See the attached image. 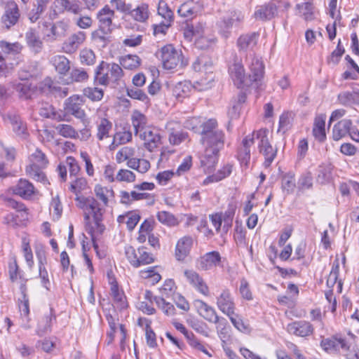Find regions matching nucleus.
Here are the masks:
<instances>
[{
  "label": "nucleus",
  "mask_w": 359,
  "mask_h": 359,
  "mask_svg": "<svg viewBox=\"0 0 359 359\" xmlns=\"http://www.w3.org/2000/svg\"><path fill=\"white\" fill-rule=\"evenodd\" d=\"M269 130L267 128H261L257 131L252 133V136L256 137L259 140L258 148L260 154L264 157L263 165L266 168L271 166L272 162L277 156L278 149L273 147L268 138Z\"/></svg>",
  "instance_id": "nucleus-4"
},
{
  "label": "nucleus",
  "mask_w": 359,
  "mask_h": 359,
  "mask_svg": "<svg viewBox=\"0 0 359 359\" xmlns=\"http://www.w3.org/2000/svg\"><path fill=\"white\" fill-rule=\"evenodd\" d=\"M344 53L345 48L342 45L341 39H339L335 50L327 58V63L333 64L334 65H338Z\"/></svg>",
  "instance_id": "nucleus-46"
},
{
  "label": "nucleus",
  "mask_w": 359,
  "mask_h": 359,
  "mask_svg": "<svg viewBox=\"0 0 359 359\" xmlns=\"http://www.w3.org/2000/svg\"><path fill=\"white\" fill-rule=\"evenodd\" d=\"M194 304L199 315L205 320L212 323H216L218 321V315L213 307L201 299L195 300Z\"/></svg>",
  "instance_id": "nucleus-19"
},
{
  "label": "nucleus",
  "mask_w": 359,
  "mask_h": 359,
  "mask_svg": "<svg viewBox=\"0 0 359 359\" xmlns=\"http://www.w3.org/2000/svg\"><path fill=\"white\" fill-rule=\"evenodd\" d=\"M158 14L164 18L166 22L172 23L174 21L173 12L163 0L158 2Z\"/></svg>",
  "instance_id": "nucleus-47"
},
{
  "label": "nucleus",
  "mask_w": 359,
  "mask_h": 359,
  "mask_svg": "<svg viewBox=\"0 0 359 359\" xmlns=\"http://www.w3.org/2000/svg\"><path fill=\"white\" fill-rule=\"evenodd\" d=\"M313 187V176L311 172H306L301 175L298 180V189L299 191L310 189Z\"/></svg>",
  "instance_id": "nucleus-54"
},
{
  "label": "nucleus",
  "mask_w": 359,
  "mask_h": 359,
  "mask_svg": "<svg viewBox=\"0 0 359 359\" xmlns=\"http://www.w3.org/2000/svg\"><path fill=\"white\" fill-rule=\"evenodd\" d=\"M109 283L111 284V294L116 306L119 309L127 308L128 304L126 300V296L123 292L119 291L117 282L114 280L113 281H110Z\"/></svg>",
  "instance_id": "nucleus-29"
},
{
  "label": "nucleus",
  "mask_w": 359,
  "mask_h": 359,
  "mask_svg": "<svg viewBox=\"0 0 359 359\" xmlns=\"http://www.w3.org/2000/svg\"><path fill=\"white\" fill-rule=\"evenodd\" d=\"M114 28L98 25V28L91 34L92 40L100 43L102 48H105L111 41V34Z\"/></svg>",
  "instance_id": "nucleus-22"
},
{
  "label": "nucleus",
  "mask_w": 359,
  "mask_h": 359,
  "mask_svg": "<svg viewBox=\"0 0 359 359\" xmlns=\"http://www.w3.org/2000/svg\"><path fill=\"white\" fill-rule=\"evenodd\" d=\"M88 79V73L81 69H74L71 72L70 77L68 79V81L66 82L67 84L73 82H83L86 81Z\"/></svg>",
  "instance_id": "nucleus-55"
},
{
  "label": "nucleus",
  "mask_w": 359,
  "mask_h": 359,
  "mask_svg": "<svg viewBox=\"0 0 359 359\" xmlns=\"http://www.w3.org/2000/svg\"><path fill=\"white\" fill-rule=\"evenodd\" d=\"M276 2L281 3L280 1L271 0L268 3L257 6L254 13L255 18L262 21H268L275 18L278 13V8Z\"/></svg>",
  "instance_id": "nucleus-9"
},
{
  "label": "nucleus",
  "mask_w": 359,
  "mask_h": 359,
  "mask_svg": "<svg viewBox=\"0 0 359 359\" xmlns=\"http://www.w3.org/2000/svg\"><path fill=\"white\" fill-rule=\"evenodd\" d=\"M320 346L327 352L337 351L340 348L344 350L348 349L346 339L341 337L338 338L337 336L323 339L320 341Z\"/></svg>",
  "instance_id": "nucleus-21"
},
{
  "label": "nucleus",
  "mask_w": 359,
  "mask_h": 359,
  "mask_svg": "<svg viewBox=\"0 0 359 359\" xmlns=\"http://www.w3.org/2000/svg\"><path fill=\"white\" fill-rule=\"evenodd\" d=\"M26 281L27 280H25V283H22L20 286L22 298L18 299V307L21 313V316L25 318L23 320L22 327L25 330H29L32 328V325L30 323L31 318L29 317V300L27 294V288L26 285Z\"/></svg>",
  "instance_id": "nucleus-8"
},
{
  "label": "nucleus",
  "mask_w": 359,
  "mask_h": 359,
  "mask_svg": "<svg viewBox=\"0 0 359 359\" xmlns=\"http://www.w3.org/2000/svg\"><path fill=\"white\" fill-rule=\"evenodd\" d=\"M43 168H44L38 166L36 163H32L31 165L27 166L26 172L32 179L38 182L46 183L48 182V180L45 173L41 170Z\"/></svg>",
  "instance_id": "nucleus-41"
},
{
  "label": "nucleus",
  "mask_w": 359,
  "mask_h": 359,
  "mask_svg": "<svg viewBox=\"0 0 359 359\" xmlns=\"http://www.w3.org/2000/svg\"><path fill=\"white\" fill-rule=\"evenodd\" d=\"M107 67H109L108 63L102 60L96 67L94 78L95 83L102 86H108L109 84L111 79L109 72L107 70Z\"/></svg>",
  "instance_id": "nucleus-26"
},
{
  "label": "nucleus",
  "mask_w": 359,
  "mask_h": 359,
  "mask_svg": "<svg viewBox=\"0 0 359 359\" xmlns=\"http://www.w3.org/2000/svg\"><path fill=\"white\" fill-rule=\"evenodd\" d=\"M85 200L87 201V208L92 211L93 219L97 221L102 220L103 211L98 201L91 196L87 197Z\"/></svg>",
  "instance_id": "nucleus-43"
},
{
  "label": "nucleus",
  "mask_w": 359,
  "mask_h": 359,
  "mask_svg": "<svg viewBox=\"0 0 359 359\" xmlns=\"http://www.w3.org/2000/svg\"><path fill=\"white\" fill-rule=\"evenodd\" d=\"M126 91L128 96L132 99L138 100L142 102H147L149 100L148 96L146 93L139 88H128Z\"/></svg>",
  "instance_id": "nucleus-61"
},
{
  "label": "nucleus",
  "mask_w": 359,
  "mask_h": 359,
  "mask_svg": "<svg viewBox=\"0 0 359 359\" xmlns=\"http://www.w3.org/2000/svg\"><path fill=\"white\" fill-rule=\"evenodd\" d=\"M218 124L216 119L210 118L207 121L203 123L201 126V131L200 133L201 137H205L215 132H219L222 130L218 129Z\"/></svg>",
  "instance_id": "nucleus-44"
},
{
  "label": "nucleus",
  "mask_w": 359,
  "mask_h": 359,
  "mask_svg": "<svg viewBox=\"0 0 359 359\" xmlns=\"http://www.w3.org/2000/svg\"><path fill=\"white\" fill-rule=\"evenodd\" d=\"M173 325L176 330L184 335L190 346L197 351H201L207 355H210L205 345L197 339L193 332L188 331L183 324L178 322H174Z\"/></svg>",
  "instance_id": "nucleus-14"
},
{
  "label": "nucleus",
  "mask_w": 359,
  "mask_h": 359,
  "mask_svg": "<svg viewBox=\"0 0 359 359\" xmlns=\"http://www.w3.org/2000/svg\"><path fill=\"white\" fill-rule=\"evenodd\" d=\"M259 34L257 32H251L242 34L237 40V46L240 50L247 51L253 50L257 46Z\"/></svg>",
  "instance_id": "nucleus-23"
},
{
  "label": "nucleus",
  "mask_w": 359,
  "mask_h": 359,
  "mask_svg": "<svg viewBox=\"0 0 359 359\" xmlns=\"http://www.w3.org/2000/svg\"><path fill=\"white\" fill-rule=\"evenodd\" d=\"M60 6L67 11L78 14L81 11L79 0H59Z\"/></svg>",
  "instance_id": "nucleus-52"
},
{
  "label": "nucleus",
  "mask_w": 359,
  "mask_h": 359,
  "mask_svg": "<svg viewBox=\"0 0 359 359\" xmlns=\"http://www.w3.org/2000/svg\"><path fill=\"white\" fill-rule=\"evenodd\" d=\"M4 201L6 207L16 211L15 213L10 212L5 215L3 218L4 224L13 229L26 226L29 215V209L26 205L22 202L9 197H5Z\"/></svg>",
  "instance_id": "nucleus-2"
},
{
  "label": "nucleus",
  "mask_w": 359,
  "mask_h": 359,
  "mask_svg": "<svg viewBox=\"0 0 359 359\" xmlns=\"http://www.w3.org/2000/svg\"><path fill=\"white\" fill-rule=\"evenodd\" d=\"M68 29V24L64 21H59L54 23L51 27L52 34L57 38H61L66 35Z\"/></svg>",
  "instance_id": "nucleus-56"
},
{
  "label": "nucleus",
  "mask_w": 359,
  "mask_h": 359,
  "mask_svg": "<svg viewBox=\"0 0 359 359\" xmlns=\"http://www.w3.org/2000/svg\"><path fill=\"white\" fill-rule=\"evenodd\" d=\"M254 144V136L248 135L242 141L237 158L241 166L248 167L250 160V147Z\"/></svg>",
  "instance_id": "nucleus-20"
},
{
  "label": "nucleus",
  "mask_w": 359,
  "mask_h": 359,
  "mask_svg": "<svg viewBox=\"0 0 359 359\" xmlns=\"http://www.w3.org/2000/svg\"><path fill=\"white\" fill-rule=\"evenodd\" d=\"M57 321L55 310L53 306H50L49 311L46 312L37 320L36 327V334L39 337H43L52 332V326Z\"/></svg>",
  "instance_id": "nucleus-7"
},
{
  "label": "nucleus",
  "mask_w": 359,
  "mask_h": 359,
  "mask_svg": "<svg viewBox=\"0 0 359 359\" xmlns=\"http://www.w3.org/2000/svg\"><path fill=\"white\" fill-rule=\"evenodd\" d=\"M154 302H156V304H164V306H163V312L166 316H172L175 313V306L171 303L166 302L163 297L155 296Z\"/></svg>",
  "instance_id": "nucleus-62"
},
{
  "label": "nucleus",
  "mask_w": 359,
  "mask_h": 359,
  "mask_svg": "<svg viewBox=\"0 0 359 359\" xmlns=\"http://www.w3.org/2000/svg\"><path fill=\"white\" fill-rule=\"evenodd\" d=\"M250 74L247 75L241 60L235 58L229 65L228 73L233 84L238 88L250 86L254 82L260 81L264 73V65L259 59L253 57L249 66Z\"/></svg>",
  "instance_id": "nucleus-1"
},
{
  "label": "nucleus",
  "mask_w": 359,
  "mask_h": 359,
  "mask_svg": "<svg viewBox=\"0 0 359 359\" xmlns=\"http://www.w3.org/2000/svg\"><path fill=\"white\" fill-rule=\"evenodd\" d=\"M294 173L288 172L283 174L281 176V189L286 195L293 193L296 187Z\"/></svg>",
  "instance_id": "nucleus-36"
},
{
  "label": "nucleus",
  "mask_w": 359,
  "mask_h": 359,
  "mask_svg": "<svg viewBox=\"0 0 359 359\" xmlns=\"http://www.w3.org/2000/svg\"><path fill=\"white\" fill-rule=\"evenodd\" d=\"M95 55L90 49H84L80 53L81 62L86 65H93L95 62Z\"/></svg>",
  "instance_id": "nucleus-59"
},
{
  "label": "nucleus",
  "mask_w": 359,
  "mask_h": 359,
  "mask_svg": "<svg viewBox=\"0 0 359 359\" xmlns=\"http://www.w3.org/2000/svg\"><path fill=\"white\" fill-rule=\"evenodd\" d=\"M32 158L34 161L32 163H36L41 168H46L48 164V160L46 154L39 149H36L34 153L32 154Z\"/></svg>",
  "instance_id": "nucleus-58"
},
{
  "label": "nucleus",
  "mask_w": 359,
  "mask_h": 359,
  "mask_svg": "<svg viewBox=\"0 0 359 359\" xmlns=\"http://www.w3.org/2000/svg\"><path fill=\"white\" fill-rule=\"evenodd\" d=\"M87 186V181L83 177L76 178L70 185L69 190L79 195L82 191L85 190Z\"/></svg>",
  "instance_id": "nucleus-60"
},
{
  "label": "nucleus",
  "mask_w": 359,
  "mask_h": 359,
  "mask_svg": "<svg viewBox=\"0 0 359 359\" xmlns=\"http://www.w3.org/2000/svg\"><path fill=\"white\" fill-rule=\"evenodd\" d=\"M325 119V116L323 115L316 117L313 128V134L315 138L320 142H323L326 139Z\"/></svg>",
  "instance_id": "nucleus-37"
},
{
  "label": "nucleus",
  "mask_w": 359,
  "mask_h": 359,
  "mask_svg": "<svg viewBox=\"0 0 359 359\" xmlns=\"http://www.w3.org/2000/svg\"><path fill=\"white\" fill-rule=\"evenodd\" d=\"M51 62L55 71L60 75H66L70 70L69 60L65 55H55Z\"/></svg>",
  "instance_id": "nucleus-35"
},
{
  "label": "nucleus",
  "mask_w": 359,
  "mask_h": 359,
  "mask_svg": "<svg viewBox=\"0 0 359 359\" xmlns=\"http://www.w3.org/2000/svg\"><path fill=\"white\" fill-rule=\"evenodd\" d=\"M243 20V16L241 12L236 10L228 11L217 23L219 34L223 38L228 39L233 27H238Z\"/></svg>",
  "instance_id": "nucleus-5"
},
{
  "label": "nucleus",
  "mask_w": 359,
  "mask_h": 359,
  "mask_svg": "<svg viewBox=\"0 0 359 359\" xmlns=\"http://www.w3.org/2000/svg\"><path fill=\"white\" fill-rule=\"evenodd\" d=\"M25 39L28 46L33 50L35 53L41 51L43 42L36 34L35 29L30 28L25 34Z\"/></svg>",
  "instance_id": "nucleus-33"
},
{
  "label": "nucleus",
  "mask_w": 359,
  "mask_h": 359,
  "mask_svg": "<svg viewBox=\"0 0 359 359\" xmlns=\"http://www.w3.org/2000/svg\"><path fill=\"white\" fill-rule=\"evenodd\" d=\"M131 119L135 134L138 133L139 128H143L147 123L146 116L137 110L133 113Z\"/></svg>",
  "instance_id": "nucleus-49"
},
{
  "label": "nucleus",
  "mask_w": 359,
  "mask_h": 359,
  "mask_svg": "<svg viewBox=\"0 0 359 359\" xmlns=\"http://www.w3.org/2000/svg\"><path fill=\"white\" fill-rule=\"evenodd\" d=\"M219 153L212 149H205L204 155L201 158V165L207 172H212L218 162Z\"/></svg>",
  "instance_id": "nucleus-25"
},
{
  "label": "nucleus",
  "mask_w": 359,
  "mask_h": 359,
  "mask_svg": "<svg viewBox=\"0 0 359 359\" xmlns=\"http://www.w3.org/2000/svg\"><path fill=\"white\" fill-rule=\"evenodd\" d=\"M339 274V264L337 260L334 261L326 284L329 288H332L338 280Z\"/></svg>",
  "instance_id": "nucleus-57"
},
{
  "label": "nucleus",
  "mask_w": 359,
  "mask_h": 359,
  "mask_svg": "<svg viewBox=\"0 0 359 359\" xmlns=\"http://www.w3.org/2000/svg\"><path fill=\"white\" fill-rule=\"evenodd\" d=\"M15 135L20 140H25L29 137L26 122L19 115L11 114L8 116Z\"/></svg>",
  "instance_id": "nucleus-17"
},
{
  "label": "nucleus",
  "mask_w": 359,
  "mask_h": 359,
  "mask_svg": "<svg viewBox=\"0 0 359 359\" xmlns=\"http://www.w3.org/2000/svg\"><path fill=\"white\" fill-rule=\"evenodd\" d=\"M94 191L96 196L107 206L109 202L108 188L102 187L100 184H96L94 188Z\"/></svg>",
  "instance_id": "nucleus-63"
},
{
  "label": "nucleus",
  "mask_w": 359,
  "mask_h": 359,
  "mask_svg": "<svg viewBox=\"0 0 359 359\" xmlns=\"http://www.w3.org/2000/svg\"><path fill=\"white\" fill-rule=\"evenodd\" d=\"M231 172L232 165L230 164H226L224 165L220 170H219L216 173L207 177L203 181V184L207 185L210 183L219 182L229 177Z\"/></svg>",
  "instance_id": "nucleus-32"
},
{
  "label": "nucleus",
  "mask_w": 359,
  "mask_h": 359,
  "mask_svg": "<svg viewBox=\"0 0 359 359\" xmlns=\"http://www.w3.org/2000/svg\"><path fill=\"white\" fill-rule=\"evenodd\" d=\"M297 8L302 13L304 19L306 21H311L314 19L313 10L314 6L312 2L308 1L297 4Z\"/></svg>",
  "instance_id": "nucleus-51"
},
{
  "label": "nucleus",
  "mask_w": 359,
  "mask_h": 359,
  "mask_svg": "<svg viewBox=\"0 0 359 359\" xmlns=\"http://www.w3.org/2000/svg\"><path fill=\"white\" fill-rule=\"evenodd\" d=\"M114 15V11L111 10L108 5L104 6L97 13L98 25L114 28L112 20Z\"/></svg>",
  "instance_id": "nucleus-28"
},
{
  "label": "nucleus",
  "mask_w": 359,
  "mask_h": 359,
  "mask_svg": "<svg viewBox=\"0 0 359 359\" xmlns=\"http://www.w3.org/2000/svg\"><path fill=\"white\" fill-rule=\"evenodd\" d=\"M20 11L17 4L12 1L8 2L5 12L1 17V22L9 29L12 26L15 25L20 18Z\"/></svg>",
  "instance_id": "nucleus-13"
},
{
  "label": "nucleus",
  "mask_w": 359,
  "mask_h": 359,
  "mask_svg": "<svg viewBox=\"0 0 359 359\" xmlns=\"http://www.w3.org/2000/svg\"><path fill=\"white\" fill-rule=\"evenodd\" d=\"M217 306L218 309L230 319L233 325L240 330V325H243L241 320H237L235 315V303L229 289H224L219 297H217Z\"/></svg>",
  "instance_id": "nucleus-6"
},
{
  "label": "nucleus",
  "mask_w": 359,
  "mask_h": 359,
  "mask_svg": "<svg viewBox=\"0 0 359 359\" xmlns=\"http://www.w3.org/2000/svg\"><path fill=\"white\" fill-rule=\"evenodd\" d=\"M339 102L345 107L359 106L358 95L353 94L351 91H343L337 96Z\"/></svg>",
  "instance_id": "nucleus-40"
},
{
  "label": "nucleus",
  "mask_w": 359,
  "mask_h": 359,
  "mask_svg": "<svg viewBox=\"0 0 359 359\" xmlns=\"http://www.w3.org/2000/svg\"><path fill=\"white\" fill-rule=\"evenodd\" d=\"M83 104V99L77 95H72L65 101V110L67 114L83 120L86 117L84 110L81 108Z\"/></svg>",
  "instance_id": "nucleus-10"
},
{
  "label": "nucleus",
  "mask_w": 359,
  "mask_h": 359,
  "mask_svg": "<svg viewBox=\"0 0 359 359\" xmlns=\"http://www.w3.org/2000/svg\"><path fill=\"white\" fill-rule=\"evenodd\" d=\"M193 244L191 236H184L180 238L176 245L175 257L178 261H184L188 256Z\"/></svg>",
  "instance_id": "nucleus-24"
},
{
  "label": "nucleus",
  "mask_w": 359,
  "mask_h": 359,
  "mask_svg": "<svg viewBox=\"0 0 359 359\" xmlns=\"http://www.w3.org/2000/svg\"><path fill=\"white\" fill-rule=\"evenodd\" d=\"M128 15L137 22H144L149 17V5L142 3L135 8H133L131 6L130 12Z\"/></svg>",
  "instance_id": "nucleus-30"
},
{
  "label": "nucleus",
  "mask_w": 359,
  "mask_h": 359,
  "mask_svg": "<svg viewBox=\"0 0 359 359\" xmlns=\"http://www.w3.org/2000/svg\"><path fill=\"white\" fill-rule=\"evenodd\" d=\"M189 283L201 294L208 296L210 293L209 287L203 277L198 273L194 270L186 269L184 271Z\"/></svg>",
  "instance_id": "nucleus-11"
},
{
  "label": "nucleus",
  "mask_w": 359,
  "mask_h": 359,
  "mask_svg": "<svg viewBox=\"0 0 359 359\" xmlns=\"http://www.w3.org/2000/svg\"><path fill=\"white\" fill-rule=\"evenodd\" d=\"M109 67H107V70L109 72L111 82L114 86L119 85V82L123 76V71L121 66L116 63H108Z\"/></svg>",
  "instance_id": "nucleus-42"
},
{
  "label": "nucleus",
  "mask_w": 359,
  "mask_h": 359,
  "mask_svg": "<svg viewBox=\"0 0 359 359\" xmlns=\"http://www.w3.org/2000/svg\"><path fill=\"white\" fill-rule=\"evenodd\" d=\"M156 217L161 224L168 226H175L179 224L177 218L168 211H159Z\"/></svg>",
  "instance_id": "nucleus-45"
},
{
  "label": "nucleus",
  "mask_w": 359,
  "mask_h": 359,
  "mask_svg": "<svg viewBox=\"0 0 359 359\" xmlns=\"http://www.w3.org/2000/svg\"><path fill=\"white\" fill-rule=\"evenodd\" d=\"M140 256L137 257V260H135L137 268L142 265L149 264L154 262L153 255L146 251V248L142 246L137 249Z\"/></svg>",
  "instance_id": "nucleus-48"
},
{
  "label": "nucleus",
  "mask_w": 359,
  "mask_h": 359,
  "mask_svg": "<svg viewBox=\"0 0 359 359\" xmlns=\"http://www.w3.org/2000/svg\"><path fill=\"white\" fill-rule=\"evenodd\" d=\"M15 90L18 93L20 99L27 100L32 99V95L36 91V87L28 81H25L16 84Z\"/></svg>",
  "instance_id": "nucleus-31"
},
{
  "label": "nucleus",
  "mask_w": 359,
  "mask_h": 359,
  "mask_svg": "<svg viewBox=\"0 0 359 359\" xmlns=\"http://www.w3.org/2000/svg\"><path fill=\"white\" fill-rule=\"evenodd\" d=\"M224 142L225 134L222 130L201 138V142L205 149H212L215 152H219L224 148Z\"/></svg>",
  "instance_id": "nucleus-12"
},
{
  "label": "nucleus",
  "mask_w": 359,
  "mask_h": 359,
  "mask_svg": "<svg viewBox=\"0 0 359 359\" xmlns=\"http://www.w3.org/2000/svg\"><path fill=\"white\" fill-rule=\"evenodd\" d=\"M141 59L137 55H127L119 59L120 65L126 69L134 70L141 65Z\"/></svg>",
  "instance_id": "nucleus-39"
},
{
  "label": "nucleus",
  "mask_w": 359,
  "mask_h": 359,
  "mask_svg": "<svg viewBox=\"0 0 359 359\" xmlns=\"http://www.w3.org/2000/svg\"><path fill=\"white\" fill-rule=\"evenodd\" d=\"M287 331L296 336L306 337L313 333L314 328L308 321L297 320L287 325Z\"/></svg>",
  "instance_id": "nucleus-16"
},
{
  "label": "nucleus",
  "mask_w": 359,
  "mask_h": 359,
  "mask_svg": "<svg viewBox=\"0 0 359 359\" xmlns=\"http://www.w3.org/2000/svg\"><path fill=\"white\" fill-rule=\"evenodd\" d=\"M352 121L344 118L338 121L332 129V138L334 141H338L348 135L351 129Z\"/></svg>",
  "instance_id": "nucleus-27"
},
{
  "label": "nucleus",
  "mask_w": 359,
  "mask_h": 359,
  "mask_svg": "<svg viewBox=\"0 0 359 359\" xmlns=\"http://www.w3.org/2000/svg\"><path fill=\"white\" fill-rule=\"evenodd\" d=\"M143 139L145 141L144 147L149 151H153L161 142V135L159 133H154L151 130L144 132Z\"/></svg>",
  "instance_id": "nucleus-38"
},
{
  "label": "nucleus",
  "mask_w": 359,
  "mask_h": 359,
  "mask_svg": "<svg viewBox=\"0 0 359 359\" xmlns=\"http://www.w3.org/2000/svg\"><path fill=\"white\" fill-rule=\"evenodd\" d=\"M116 180L119 182H133L135 181V174L126 169H121L117 175Z\"/></svg>",
  "instance_id": "nucleus-64"
},
{
  "label": "nucleus",
  "mask_w": 359,
  "mask_h": 359,
  "mask_svg": "<svg viewBox=\"0 0 359 359\" xmlns=\"http://www.w3.org/2000/svg\"><path fill=\"white\" fill-rule=\"evenodd\" d=\"M165 69H180L188 65V60L184 57L181 50L177 49L172 44H166L156 53Z\"/></svg>",
  "instance_id": "nucleus-3"
},
{
  "label": "nucleus",
  "mask_w": 359,
  "mask_h": 359,
  "mask_svg": "<svg viewBox=\"0 0 359 359\" xmlns=\"http://www.w3.org/2000/svg\"><path fill=\"white\" fill-rule=\"evenodd\" d=\"M221 255L217 251L205 253L196 260V267L203 271H208L221 262Z\"/></svg>",
  "instance_id": "nucleus-15"
},
{
  "label": "nucleus",
  "mask_w": 359,
  "mask_h": 359,
  "mask_svg": "<svg viewBox=\"0 0 359 359\" xmlns=\"http://www.w3.org/2000/svg\"><path fill=\"white\" fill-rule=\"evenodd\" d=\"M86 33L84 32H78L72 35L65 43L64 48L67 52L71 53L75 51L78 47L85 41Z\"/></svg>",
  "instance_id": "nucleus-34"
},
{
  "label": "nucleus",
  "mask_w": 359,
  "mask_h": 359,
  "mask_svg": "<svg viewBox=\"0 0 359 359\" xmlns=\"http://www.w3.org/2000/svg\"><path fill=\"white\" fill-rule=\"evenodd\" d=\"M112 128V123L108 119L103 118L101 119L97 126V137L99 140H102L109 137V133Z\"/></svg>",
  "instance_id": "nucleus-50"
},
{
  "label": "nucleus",
  "mask_w": 359,
  "mask_h": 359,
  "mask_svg": "<svg viewBox=\"0 0 359 359\" xmlns=\"http://www.w3.org/2000/svg\"><path fill=\"white\" fill-rule=\"evenodd\" d=\"M13 193L25 200H29L35 194V188L32 183L25 179H20L12 187Z\"/></svg>",
  "instance_id": "nucleus-18"
},
{
  "label": "nucleus",
  "mask_w": 359,
  "mask_h": 359,
  "mask_svg": "<svg viewBox=\"0 0 359 359\" xmlns=\"http://www.w3.org/2000/svg\"><path fill=\"white\" fill-rule=\"evenodd\" d=\"M83 95L93 102H97L102 99L104 91L102 89L94 87H88L83 89Z\"/></svg>",
  "instance_id": "nucleus-53"
}]
</instances>
